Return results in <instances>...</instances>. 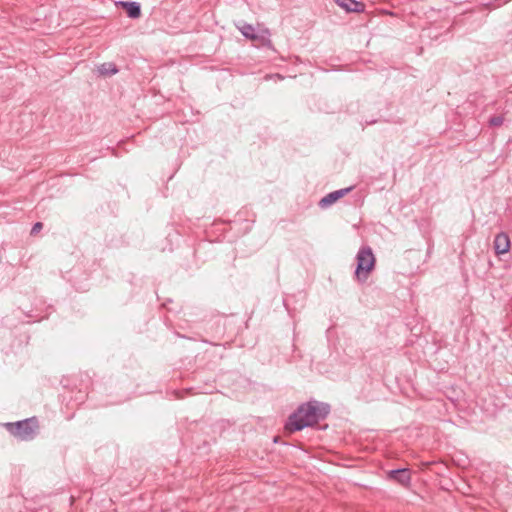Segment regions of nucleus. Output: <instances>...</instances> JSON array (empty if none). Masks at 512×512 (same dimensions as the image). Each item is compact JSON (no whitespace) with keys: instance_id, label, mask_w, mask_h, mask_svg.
Here are the masks:
<instances>
[{"instance_id":"nucleus-5","label":"nucleus","mask_w":512,"mask_h":512,"mask_svg":"<svg viewBox=\"0 0 512 512\" xmlns=\"http://www.w3.org/2000/svg\"><path fill=\"white\" fill-rule=\"evenodd\" d=\"M352 190V187H348V188H343V189H339V190H336V191H333L329 194H327L326 196H324L320 201H319V206L321 208H327L329 207L330 205H332L333 203H335L338 199L342 198L343 196H345L347 193H349L350 191Z\"/></svg>"},{"instance_id":"nucleus-11","label":"nucleus","mask_w":512,"mask_h":512,"mask_svg":"<svg viewBox=\"0 0 512 512\" xmlns=\"http://www.w3.org/2000/svg\"><path fill=\"white\" fill-rule=\"evenodd\" d=\"M503 117L502 116H493L490 118L489 123L491 126H500L503 124Z\"/></svg>"},{"instance_id":"nucleus-4","label":"nucleus","mask_w":512,"mask_h":512,"mask_svg":"<svg viewBox=\"0 0 512 512\" xmlns=\"http://www.w3.org/2000/svg\"><path fill=\"white\" fill-rule=\"evenodd\" d=\"M242 35L250 40L259 41L263 45H270L271 41L268 38L269 32L268 30L263 31L261 34L255 33V28L247 23H244L241 27H239Z\"/></svg>"},{"instance_id":"nucleus-1","label":"nucleus","mask_w":512,"mask_h":512,"mask_svg":"<svg viewBox=\"0 0 512 512\" xmlns=\"http://www.w3.org/2000/svg\"><path fill=\"white\" fill-rule=\"evenodd\" d=\"M330 412V406L316 400L301 404L288 418L285 429L288 432L300 431L324 420Z\"/></svg>"},{"instance_id":"nucleus-10","label":"nucleus","mask_w":512,"mask_h":512,"mask_svg":"<svg viewBox=\"0 0 512 512\" xmlns=\"http://www.w3.org/2000/svg\"><path fill=\"white\" fill-rule=\"evenodd\" d=\"M98 72L103 76H111L118 72V69L113 63H103L98 67Z\"/></svg>"},{"instance_id":"nucleus-2","label":"nucleus","mask_w":512,"mask_h":512,"mask_svg":"<svg viewBox=\"0 0 512 512\" xmlns=\"http://www.w3.org/2000/svg\"><path fill=\"white\" fill-rule=\"evenodd\" d=\"M375 263L376 259L371 247L362 246L356 255L355 279L359 283L366 282L370 273L375 268Z\"/></svg>"},{"instance_id":"nucleus-6","label":"nucleus","mask_w":512,"mask_h":512,"mask_svg":"<svg viewBox=\"0 0 512 512\" xmlns=\"http://www.w3.org/2000/svg\"><path fill=\"white\" fill-rule=\"evenodd\" d=\"M388 478L396 481L401 485H407L411 481V475L409 469L407 468H399L393 469L388 472Z\"/></svg>"},{"instance_id":"nucleus-7","label":"nucleus","mask_w":512,"mask_h":512,"mask_svg":"<svg viewBox=\"0 0 512 512\" xmlns=\"http://www.w3.org/2000/svg\"><path fill=\"white\" fill-rule=\"evenodd\" d=\"M510 249V239L506 233H499L494 239V250L497 255L505 254Z\"/></svg>"},{"instance_id":"nucleus-8","label":"nucleus","mask_w":512,"mask_h":512,"mask_svg":"<svg viewBox=\"0 0 512 512\" xmlns=\"http://www.w3.org/2000/svg\"><path fill=\"white\" fill-rule=\"evenodd\" d=\"M346 12H363L365 4L357 0H334Z\"/></svg>"},{"instance_id":"nucleus-12","label":"nucleus","mask_w":512,"mask_h":512,"mask_svg":"<svg viewBox=\"0 0 512 512\" xmlns=\"http://www.w3.org/2000/svg\"><path fill=\"white\" fill-rule=\"evenodd\" d=\"M43 227V224L41 222H36L32 229H31V234L34 235L36 233H38Z\"/></svg>"},{"instance_id":"nucleus-3","label":"nucleus","mask_w":512,"mask_h":512,"mask_svg":"<svg viewBox=\"0 0 512 512\" xmlns=\"http://www.w3.org/2000/svg\"><path fill=\"white\" fill-rule=\"evenodd\" d=\"M5 427L10 434L21 441H30L37 435L39 425L36 417H31L17 422H8Z\"/></svg>"},{"instance_id":"nucleus-9","label":"nucleus","mask_w":512,"mask_h":512,"mask_svg":"<svg viewBox=\"0 0 512 512\" xmlns=\"http://www.w3.org/2000/svg\"><path fill=\"white\" fill-rule=\"evenodd\" d=\"M119 4L125 9L130 18L136 19L141 15V6L138 2L120 1Z\"/></svg>"}]
</instances>
